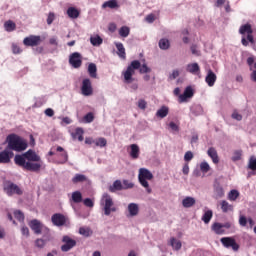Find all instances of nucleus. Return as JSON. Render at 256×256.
I'll use <instances>...</instances> for the list:
<instances>
[{"instance_id": "f257e3e1", "label": "nucleus", "mask_w": 256, "mask_h": 256, "mask_svg": "<svg viewBox=\"0 0 256 256\" xmlns=\"http://www.w3.org/2000/svg\"><path fill=\"white\" fill-rule=\"evenodd\" d=\"M14 163L18 167H22V169L32 171L33 173H39L43 167V160H41V156L32 149H29L23 154H17L14 157Z\"/></svg>"}, {"instance_id": "f03ea898", "label": "nucleus", "mask_w": 256, "mask_h": 256, "mask_svg": "<svg viewBox=\"0 0 256 256\" xmlns=\"http://www.w3.org/2000/svg\"><path fill=\"white\" fill-rule=\"evenodd\" d=\"M136 69H139V73H151V68H148L147 64H143L141 66V62H139V60H134L127 67L126 71L123 72L125 83L133 82V75H135Z\"/></svg>"}, {"instance_id": "7ed1b4c3", "label": "nucleus", "mask_w": 256, "mask_h": 256, "mask_svg": "<svg viewBox=\"0 0 256 256\" xmlns=\"http://www.w3.org/2000/svg\"><path fill=\"white\" fill-rule=\"evenodd\" d=\"M6 141L8 143L6 149L9 151H16L17 153H21V151H25V149L28 147L27 141H25L17 134L8 135Z\"/></svg>"}, {"instance_id": "20e7f679", "label": "nucleus", "mask_w": 256, "mask_h": 256, "mask_svg": "<svg viewBox=\"0 0 256 256\" xmlns=\"http://www.w3.org/2000/svg\"><path fill=\"white\" fill-rule=\"evenodd\" d=\"M239 33L242 36L241 43L243 47H249L250 45H255V38L253 37V27L251 24H243L239 28Z\"/></svg>"}, {"instance_id": "39448f33", "label": "nucleus", "mask_w": 256, "mask_h": 256, "mask_svg": "<svg viewBox=\"0 0 256 256\" xmlns=\"http://www.w3.org/2000/svg\"><path fill=\"white\" fill-rule=\"evenodd\" d=\"M139 183L147 190V193H151V189L149 188V182L153 179V173L147 170V168H140L138 175Z\"/></svg>"}, {"instance_id": "423d86ee", "label": "nucleus", "mask_w": 256, "mask_h": 256, "mask_svg": "<svg viewBox=\"0 0 256 256\" xmlns=\"http://www.w3.org/2000/svg\"><path fill=\"white\" fill-rule=\"evenodd\" d=\"M101 205L104 207V214L106 216H109L111 213H115V211H117V208H115V204L113 203V198H111V195L107 193L103 194Z\"/></svg>"}, {"instance_id": "0eeeda50", "label": "nucleus", "mask_w": 256, "mask_h": 256, "mask_svg": "<svg viewBox=\"0 0 256 256\" xmlns=\"http://www.w3.org/2000/svg\"><path fill=\"white\" fill-rule=\"evenodd\" d=\"M3 189L8 197H13V195H23V189L9 180L3 183Z\"/></svg>"}, {"instance_id": "6e6552de", "label": "nucleus", "mask_w": 256, "mask_h": 256, "mask_svg": "<svg viewBox=\"0 0 256 256\" xmlns=\"http://www.w3.org/2000/svg\"><path fill=\"white\" fill-rule=\"evenodd\" d=\"M29 227L32 229V231L35 233V235H41V233H51L49 228L47 226H44L41 221L34 219L29 222Z\"/></svg>"}, {"instance_id": "1a4fd4ad", "label": "nucleus", "mask_w": 256, "mask_h": 256, "mask_svg": "<svg viewBox=\"0 0 256 256\" xmlns=\"http://www.w3.org/2000/svg\"><path fill=\"white\" fill-rule=\"evenodd\" d=\"M62 243L61 251H63V253H67L68 251H71L73 247L77 246V241L67 235L62 237Z\"/></svg>"}, {"instance_id": "9d476101", "label": "nucleus", "mask_w": 256, "mask_h": 256, "mask_svg": "<svg viewBox=\"0 0 256 256\" xmlns=\"http://www.w3.org/2000/svg\"><path fill=\"white\" fill-rule=\"evenodd\" d=\"M69 64L73 69H79L83 65V56L79 52H74L69 56Z\"/></svg>"}, {"instance_id": "9b49d317", "label": "nucleus", "mask_w": 256, "mask_h": 256, "mask_svg": "<svg viewBox=\"0 0 256 256\" xmlns=\"http://www.w3.org/2000/svg\"><path fill=\"white\" fill-rule=\"evenodd\" d=\"M220 242L222 243L223 247L226 249H233L234 251H239V245L237 241H235V238L233 237H223L220 239Z\"/></svg>"}, {"instance_id": "f8f14e48", "label": "nucleus", "mask_w": 256, "mask_h": 256, "mask_svg": "<svg viewBox=\"0 0 256 256\" xmlns=\"http://www.w3.org/2000/svg\"><path fill=\"white\" fill-rule=\"evenodd\" d=\"M41 36L37 35H30L23 40V45L25 47H38V45H41Z\"/></svg>"}, {"instance_id": "ddd939ff", "label": "nucleus", "mask_w": 256, "mask_h": 256, "mask_svg": "<svg viewBox=\"0 0 256 256\" xmlns=\"http://www.w3.org/2000/svg\"><path fill=\"white\" fill-rule=\"evenodd\" d=\"M81 93L82 95H84V97H89L93 95V86L89 78H85L82 81Z\"/></svg>"}, {"instance_id": "4468645a", "label": "nucleus", "mask_w": 256, "mask_h": 256, "mask_svg": "<svg viewBox=\"0 0 256 256\" xmlns=\"http://www.w3.org/2000/svg\"><path fill=\"white\" fill-rule=\"evenodd\" d=\"M193 95H195L193 88L191 86L186 87L183 94L179 95L178 103H187V101H189Z\"/></svg>"}, {"instance_id": "2eb2a0df", "label": "nucleus", "mask_w": 256, "mask_h": 256, "mask_svg": "<svg viewBox=\"0 0 256 256\" xmlns=\"http://www.w3.org/2000/svg\"><path fill=\"white\" fill-rule=\"evenodd\" d=\"M193 95H195L193 88L191 86L186 87L183 94L179 95L178 103H187V101H189Z\"/></svg>"}, {"instance_id": "dca6fc26", "label": "nucleus", "mask_w": 256, "mask_h": 256, "mask_svg": "<svg viewBox=\"0 0 256 256\" xmlns=\"http://www.w3.org/2000/svg\"><path fill=\"white\" fill-rule=\"evenodd\" d=\"M14 155L13 151L8 150L7 148L0 152V165H7L11 163V159H13Z\"/></svg>"}, {"instance_id": "f3484780", "label": "nucleus", "mask_w": 256, "mask_h": 256, "mask_svg": "<svg viewBox=\"0 0 256 256\" xmlns=\"http://www.w3.org/2000/svg\"><path fill=\"white\" fill-rule=\"evenodd\" d=\"M51 221L56 227H63L67 223V219L63 214L56 213L52 216Z\"/></svg>"}, {"instance_id": "a211bd4d", "label": "nucleus", "mask_w": 256, "mask_h": 256, "mask_svg": "<svg viewBox=\"0 0 256 256\" xmlns=\"http://www.w3.org/2000/svg\"><path fill=\"white\" fill-rule=\"evenodd\" d=\"M44 238H38L35 240V247L38 249H43L45 245H47V242L51 241V232H48L43 235Z\"/></svg>"}, {"instance_id": "6ab92c4d", "label": "nucleus", "mask_w": 256, "mask_h": 256, "mask_svg": "<svg viewBox=\"0 0 256 256\" xmlns=\"http://www.w3.org/2000/svg\"><path fill=\"white\" fill-rule=\"evenodd\" d=\"M56 151H57L58 153H60V154L58 155V157H59L58 163H59L60 165H63V164H65V163H67V161H69V154H67V151H65V149H64L63 147L58 146V147L56 148Z\"/></svg>"}, {"instance_id": "aec40b11", "label": "nucleus", "mask_w": 256, "mask_h": 256, "mask_svg": "<svg viewBox=\"0 0 256 256\" xmlns=\"http://www.w3.org/2000/svg\"><path fill=\"white\" fill-rule=\"evenodd\" d=\"M217 81V74L213 72V70H208L207 75L205 77V82L207 83L208 87H213Z\"/></svg>"}, {"instance_id": "412c9836", "label": "nucleus", "mask_w": 256, "mask_h": 256, "mask_svg": "<svg viewBox=\"0 0 256 256\" xmlns=\"http://www.w3.org/2000/svg\"><path fill=\"white\" fill-rule=\"evenodd\" d=\"M121 5H119V2L117 0H108L102 4V9H119Z\"/></svg>"}, {"instance_id": "4be33fe9", "label": "nucleus", "mask_w": 256, "mask_h": 256, "mask_svg": "<svg viewBox=\"0 0 256 256\" xmlns=\"http://www.w3.org/2000/svg\"><path fill=\"white\" fill-rule=\"evenodd\" d=\"M207 155L212 159V162L217 165L219 163V154L217 150L213 147H210L207 151Z\"/></svg>"}, {"instance_id": "5701e85b", "label": "nucleus", "mask_w": 256, "mask_h": 256, "mask_svg": "<svg viewBox=\"0 0 256 256\" xmlns=\"http://www.w3.org/2000/svg\"><path fill=\"white\" fill-rule=\"evenodd\" d=\"M186 71L192 75H197V73L201 72V68L198 63H191L187 65Z\"/></svg>"}, {"instance_id": "b1692460", "label": "nucleus", "mask_w": 256, "mask_h": 256, "mask_svg": "<svg viewBox=\"0 0 256 256\" xmlns=\"http://www.w3.org/2000/svg\"><path fill=\"white\" fill-rule=\"evenodd\" d=\"M211 229L216 235H225V229H223V224L219 222L213 223Z\"/></svg>"}, {"instance_id": "393cba45", "label": "nucleus", "mask_w": 256, "mask_h": 256, "mask_svg": "<svg viewBox=\"0 0 256 256\" xmlns=\"http://www.w3.org/2000/svg\"><path fill=\"white\" fill-rule=\"evenodd\" d=\"M195 203H197V201L191 196H187L182 200V205L185 209L193 207Z\"/></svg>"}, {"instance_id": "a878e982", "label": "nucleus", "mask_w": 256, "mask_h": 256, "mask_svg": "<svg viewBox=\"0 0 256 256\" xmlns=\"http://www.w3.org/2000/svg\"><path fill=\"white\" fill-rule=\"evenodd\" d=\"M116 49H117V55L120 57V59H127V54L125 53V46H123V43L118 42L115 43Z\"/></svg>"}, {"instance_id": "bb28decb", "label": "nucleus", "mask_w": 256, "mask_h": 256, "mask_svg": "<svg viewBox=\"0 0 256 256\" xmlns=\"http://www.w3.org/2000/svg\"><path fill=\"white\" fill-rule=\"evenodd\" d=\"M139 146L137 144H131L130 145V157L131 159H139Z\"/></svg>"}, {"instance_id": "cd10ccee", "label": "nucleus", "mask_w": 256, "mask_h": 256, "mask_svg": "<svg viewBox=\"0 0 256 256\" xmlns=\"http://www.w3.org/2000/svg\"><path fill=\"white\" fill-rule=\"evenodd\" d=\"M168 115H169V107L167 106H162L156 112V117H158V119H165V117H167Z\"/></svg>"}, {"instance_id": "c85d7f7f", "label": "nucleus", "mask_w": 256, "mask_h": 256, "mask_svg": "<svg viewBox=\"0 0 256 256\" xmlns=\"http://www.w3.org/2000/svg\"><path fill=\"white\" fill-rule=\"evenodd\" d=\"M110 193H115V191H123V183L121 180H115L112 186L109 187Z\"/></svg>"}, {"instance_id": "c756f323", "label": "nucleus", "mask_w": 256, "mask_h": 256, "mask_svg": "<svg viewBox=\"0 0 256 256\" xmlns=\"http://www.w3.org/2000/svg\"><path fill=\"white\" fill-rule=\"evenodd\" d=\"M67 15L70 17V19H77L79 15H81V12L75 7H69L67 9Z\"/></svg>"}, {"instance_id": "7c9ffc66", "label": "nucleus", "mask_w": 256, "mask_h": 256, "mask_svg": "<svg viewBox=\"0 0 256 256\" xmlns=\"http://www.w3.org/2000/svg\"><path fill=\"white\" fill-rule=\"evenodd\" d=\"M128 211L131 215V217H136V215H139V205L135 203H130L128 205Z\"/></svg>"}, {"instance_id": "2f4dec72", "label": "nucleus", "mask_w": 256, "mask_h": 256, "mask_svg": "<svg viewBox=\"0 0 256 256\" xmlns=\"http://www.w3.org/2000/svg\"><path fill=\"white\" fill-rule=\"evenodd\" d=\"M4 29L8 33H11L12 31H15L17 29V24H15L13 20H8L4 23Z\"/></svg>"}, {"instance_id": "473e14b6", "label": "nucleus", "mask_w": 256, "mask_h": 256, "mask_svg": "<svg viewBox=\"0 0 256 256\" xmlns=\"http://www.w3.org/2000/svg\"><path fill=\"white\" fill-rule=\"evenodd\" d=\"M88 74L92 79H97V65L95 63L88 65Z\"/></svg>"}, {"instance_id": "72a5a7b5", "label": "nucleus", "mask_w": 256, "mask_h": 256, "mask_svg": "<svg viewBox=\"0 0 256 256\" xmlns=\"http://www.w3.org/2000/svg\"><path fill=\"white\" fill-rule=\"evenodd\" d=\"M220 207L223 213H229V211H233V205L229 204L227 200H222L220 202Z\"/></svg>"}, {"instance_id": "f704fd0d", "label": "nucleus", "mask_w": 256, "mask_h": 256, "mask_svg": "<svg viewBox=\"0 0 256 256\" xmlns=\"http://www.w3.org/2000/svg\"><path fill=\"white\" fill-rule=\"evenodd\" d=\"M85 132L83 131V129H76L74 131L71 132L72 138L73 139H78V141H83V134Z\"/></svg>"}, {"instance_id": "c9c22d12", "label": "nucleus", "mask_w": 256, "mask_h": 256, "mask_svg": "<svg viewBox=\"0 0 256 256\" xmlns=\"http://www.w3.org/2000/svg\"><path fill=\"white\" fill-rule=\"evenodd\" d=\"M211 219H213V210H208L206 211L203 216H202V221L206 224L209 225L211 222Z\"/></svg>"}, {"instance_id": "e433bc0d", "label": "nucleus", "mask_w": 256, "mask_h": 256, "mask_svg": "<svg viewBox=\"0 0 256 256\" xmlns=\"http://www.w3.org/2000/svg\"><path fill=\"white\" fill-rule=\"evenodd\" d=\"M85 181H87V176L83 175V174H76L73 178H72V183L77 184V183H85Z\"/></svg>"}, {"instance_id": "4c0bfd02", "label": "nucleus", "mask_w": 256, "mask_h": 256, "mask_svg": "<svg viewBox=\"0 0 256 256\" xmlns=\"http://www.w3.org/2000/svg\"><path fill=\"white\" fill-rule=\"evenodd\" d=\"M73 203H81L83 201V194L80 191H75L72 193Z\"/></svg>"}, {"instance_id": "58836bf2", "label": "nucleus", "mask_w": 256, "mask_h": 256, "mask_svg": "<svg viewBox=\"0 0 256 256\" xmlns=\"http://www.w3.org/2000/svg\"><path fill=\"white\" fill-rule=\"evenodd\" d=\"M90 43H92V45L94 47H99V45L103 44V38H101V36H99V35L91 37L90 38Z\"/></svg>"}, {"instance_id": "ea45409f", "label": "nucleus", "mask_w": 256, "mask_h": 256, "mask_svg": "<svg viewBox=\"0 0 256 256\" xmlns=\"http://www.w3.org/2000/svg\"><path fill=\"white\" fill-rule=\"evenodd\" d=\"M170 245H171V247H173V249H175V251H179L182 247L181 241H179L175 238L170 239Z\"/></svg>"}, {"instance_id": "a19ab883", "label": "nucleus", "mask_w": 256, "mask_h": 256, "mask_svg": "<svg viewBox=\"0 0 256 256\" xmlns=\"http://www.w3.org/2000/svg\"><path fill=\"white\" fill-rule=\"evenodd\" d=\"M129 33H131V29L128 26H122L119 29L120 37H124V38L129 37Z\"/></svg>"}, {"instance_id": "79ce46f5", "label": "nucleus", "mask_w": 256, "mask_h": 256, "mask_svg": "<svg viewBox=\"0 0 256 256\" xmlns=\"http://www.w3.org/2000/svg\"><path fill=\"white\" fill-rule=\"evenodd\" d=\"M239 197V191L237 190H231L228 194L229 201H237Z\"/></svg>"}, {"instance_id": "37998d69", "label": "nucleus", "mask_w": 256, "mask_h": 256, "mask_svg": "<svg viewBox=\"0 0 256 256\" xmlns=\"http://www.w3.org/2000/svg\"><path fill=\"white\" fill-rule=\"evenodd\" d=\"M159 47H160V49H163V50L169 49V47H170L169 40L165 39V38L161 39L159 41Z\"/></svg>"}, {"instance_id": "c03bdc74", "label": "nucleus", "mask_w": 256, "mask_h": 256, "mask_svg": "<svg viewBox=\"0 0 256 256\" xmlns=\"http://www.w3.org/2000/svg\"><path fill=\"white\" fill-rule=\"evenodd\" d=\"M200 171L202 173H209V171H211V166H209V163L207 162H202L200 163Z\"/></svg>"}, {"instance_id": "a18cd8bd", "label": "nucleus", "mask_w": 256, "mask_h": 256, "mask_svg": "<svg viewBox=\"0 0 256 256\" xmlns=\"http://www.w3.org/2000/svg\"><path fill=\"white\" fill-rule=\"evenodd\" d=\"M95 146L96 147H106L107 140L105 138H98L95 140Z\"/></svg>"}, {"instance_id": "49530a36", "label": "nucleus", "mask_w": 256, "mask_h": 256, "mask_svg": "<svg viewBox=\"0 0 256 256\" xmlns=\"http://www.w3.org/2000/svg\"><path fill=\"white\" fill-rule=\"evenodd\" d=\"M14 217L15 219H17V221H25V215L23 214V212H21V210H16L14 212Z\"/></svg>"}, {"instance_id": "de8ad7c7", "label": "nucleus", "mask_w": 256, "mask_h": 256, "mask_svg": "<svg viewBox=\"0 0 256 256\" xmlns=\"http://www.w3.org/2000/svg\"><path fill=\"white\" fill-rule=\"evenodd\" d=\"M248 169H251V171H256V158L253 156L249 159Z\"/></svg>"}, {"instance_id": "09e8293b", "label": "nucleus", "mask_w": 256, "mask_h": 256, "mask_svg": "<svg viewBox=\"0 0 256 256\" xmlns=\"http://www.w3.org/2000/svg\"><path fill=\"white\" fill-rule=\"evenodd\" d=\"M242 155H243V152L241 150L234 151L232 156V161H241Z\"/></svg>"}, {"instance_id": "8fccbe9b", "label": "nucleus", "mask_w": 256, "mask_h": 256, "mask_svg": "<svg viewBox=\"0 0 256 256\" xmlns=\"http://www.w3.org/2000/svg\"><path fill=\"white\" fill-rule=\"evenodd\" d=\"M79 233L80 235H84V237H89V235H91V230L89 228L81 227Z\"/></svg>"}, {"instance_id": "3c124183", "label": "nucleus", "mask_w": 256, "mask_h": 256, "mask_svg": "<svg viewBox=\"0 0 256 256\" xmlns=\"http://www.w3.org/2000/svg\"><path fill=\"white\" fill-rule=\"evenodd\" d=\"M215 193H216L217 197L221 198V197H224V195H225V190H223V187L217 186V187L215 188Z\"/></svg>"}, {"instance_id": "603ef678", "label": "nucleus", "mask_w": 256, "mask_h": 256, "mask_svg": "<svg viewBox=\"0 0 256 256\" xmlns=\"http://www.w3.org/2000/svg\"><path fill=\"white\" fill-rule=\"evenodd\" d=\"M248 220L249 219H247V217H245L243 215H240V217H239V225H240V227H247Z\"/></svg>"}, {"instance_id": "864d4df0", "label": "nucleus", "mask_w": 256, "mask_h": 256, "mask_svg": "<svg viewBox=\"0 0 256 256\" xmlns=\"http://www.w3.org/2000/svg\"><path fill=\"white\" fill-rule=\"evenodd\" d=\"M83 203H84L85 207H90V208L95 207V202H93V200L91 198L84 199Z\"/></svg>"}, {"instance_id": "5fc2aeb1", "label": "nucleus", "mask_w": 256, "mask_h": 256, "mask_svg": "<svg viewBox=\"0 0 256 256\" xmlns=\"http://www.w3.org/2000/svg\"><path fill=\"white\" fill-rule=\"evenodd\" d=\"M138 107L139 109H142L143 111H145L147 109V101H145L144 99H140L138 101Z\"/></svg>"}, {"instance_id": "6e6d98bb", "label": "nucleus", "mask_w": 256, "mask_h": 256, "mask_svg": "<svg viewBox=\"0 0 256 256\" xmlns=\"http://www.w3.org/2000/svg\"><path fill=\"white\" fill-rule=\"evenodd\" d=\"M53 21H55V13L50 12L47 17V25H52Z\"/></svg>"}, {"instance_id": "4d7b16f0", "label": "nucleus", "mask_w": 256, "mask_h": 256, "mask_svg": "<svg viewBox=\"0 0 256 256\" xmlns=\"http://www.w3.org/2000/svg\"><path fill=\"white\" fill-rule=\"evenodd\" d=\"M93 119H95V116H93V113H88L84 116V121L86 123H91L93 121Z\"/></svg>"}, {"instance_id": "13d9d810", "label": "nucleus", "mask_w": 256, "mask_h": 256, "mask_svg": "<svg viewBox=\"0 0 256 256\" xmlns=\"http://www.w3.org/2000/svg\"><path fill=\"white\" fill-rule=\"evenodd\" d=\"M123 189H133V183L129 182V180H123Z\"/></svg>"}, {"instance_id": "bf43d9fd", "label": "nucleus", "mask_w": 256, "mask_h": 256, "mask_svg": "<svg viewBox=\"0 0 256 256\" xmlns=\"http://www.w3.org/2000/svg\"><path fill=\"white\" fill-rule=\"evenodd\" d=\"M193 159V152L187 151L184 155V161H191Z\"/></svg>"}, {"instance_id": "052dcab7", "label": "nucleus", "mask_w": 256, "mask_h": 256, "mask_svg": "<svg viewBox=\"0 0 256 256\" xmlns=\"http://www.w3.org/2000/svg\"><path fill=\"white\" fill-rule=\"evenodd\" d=\"M232 119H236V121H241V119H243V116L239 114V112L234 111L232 113Z\"/></svg>"}, {"instance_id": "680f3d73", "label": "nucleus", "mask_w": 256, "mask_h": 256, "mask_svg": "<svg viewBox=\"0 0 256 256\" xmlns=\"http://www.w3.org/2000/svg\"><path fill=\"white\" fill-rule=\"evenodd\" d=\"M12 51H13L14 55H19V53H21V48L18 45L13 44Z\"/></svg>"}, {"instance_id": "e2e57ef3", "label": "nucleus", "mask_w": 256, "mask_h": 256, "mask_svg": "<svg viewBox=\"0 0 256 256\" xmlns=\"http://www.w3.org/2000/svg\"><path fill=\"white\" fill-rule=\"evenodd\" d=\"M44 113L47 117H53L55 115V111L52 108H47Z\"/></svg>"}, {"instance_id": "0e129e2a", "label": "nucleus", "mask_w": 256, "mask_h": 256, "mask_svg": "<svg viewBox=\"0 0 256 256\" xmlns=\"http://www.w3.org/2000/svg\"><path fill=\"white\" fill-rule=\"evenodd\" d=\"M108 30L110 31V33H115V31H117V24L115 23H110L108 25Z\"/></svg>"}, {"instance_id": "69168bd1", "label": "nucleus", "mask_w": 256, "mask_h": 256, "mask_svg": "<svg viewBox=\"0 0 256 256\" xmlns=\"http://www.w3.org/2000/svg\"><path fill=\"white\" fill-rule=\"evenodd\" d=\"M21 233L22 235H25V237H29V228L27 226H22Z\"/></svg>"}, {"instance_id": "338daca9", "label": "nucleus", "mask_w": 256, "mask_h": 256, "mask_svg": "<svg viewBox=\"0 0 256 256\" xmlns=\"http://www.w3.org/2000/svg\"><path fill=\"white\" fill-rule=\"evenodd\" d=\"M146 21H147V23H153V21H155V15L154 14L147 15Z\"/></svg>"}, {"instance_id": "774afa93", "label": "nucleus", "mask_w": 256, "mask_h": 256, "mask_svg": "<svg viewBox=\"0 0 256 256\" xmlns=\"http://www.w3.org/2000/svg\"><path fill=\"white\" fill-rule=\"evenodd\" d=\"M177 77H179V70H173L170 79H177Z\"/></svg>"}]
</instances>
